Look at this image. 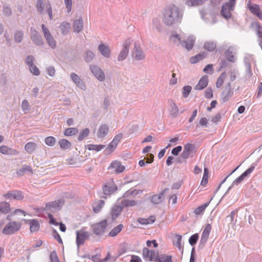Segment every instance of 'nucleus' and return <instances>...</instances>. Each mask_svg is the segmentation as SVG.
<instances>
[{
  "label": "nucleus",
  "instance_id": "c756f323",
  "mask_svg": "<svg viewBox=\"0 0 262 262\" xmlns=\"http://www.w3.org/2000/svg\"><path fill=\"white\" fill-rule=\"evenodd\" d=\"M211 230V225L210 224H207L205 227L201 236V241L203 242H206L208 239L210 231Z\"/></svg>",
  "mask_w": 262,
  "mask_h": 262
},
{
  "label": "nucleus",
  "instance_id": "c03bdc74",
  "mask_svg": "<svg viewBox=\"0 0 262 262\" xmlns=\"http://www.w3.org/2000/svg\"><path fill=\"white\" fill-rule=\"evenodd\" d=\"M244 63L246 69V72L248 74L249 77L252 76L253 73L251 70V64L250 59L248 57H245Z\"/></svg>",
  "mask_w": 262,
  "mask_h": 262
},
{
  "label": "nucleus",
  "instance_id": "69168bd1",
  "mask_svg": "<svg viewBox=\"0 0 262 262\" xmlns=\"http://www.w3.org/2000/svg\"><path fill=\"white\" fill-rule=\"evenodd\" d=\"M45 142L47 145L52 146L55 144L56 139L54 137L49 136L45 139Z\"/></svg>",
  "mask_w": 262,
  "mask_h": 262
},
{
  "label": "nucleus",
  "instance_id": "4d7b16f0",
  "mask_svg": "<svg viewBox=\"0 0 262 262\" xmlns=\"http://www.w3.org/2000/svg\"><path fill=\"white\" fill-rule=\"evenodd\" d=\"M36 7L38 12L40 14H42L44 11L43 0H37L36 4Z\"/></svg>",
  "mask_w": 262,
  "mask_h": 262
},
{
  "label": "nucleus",
  "instance_id": "cd10ccee",
  "mask_svg": "<svg viewBox=\"0 0 262 262\" xmlns=\"http://www.w3.org/2000/svg\"><path fill=\"white\" fill-rule=\"evenodd\" d=\"M26 223L30 225V230L31 232H36L39 231L40 225L38 221L30 220L27 221Z\"/></svg>",
  "mask_w": 262,
  "mask_h": 262
},
{
  "label": "nucleus",
  "instance_id": "6e6552de",
  "mask_svg": "<svg viewBox=\"0 0 262 262\" xmlns=\"http://www.w3.org/2000/svg\"><path fill=\"white\" fill-rule=\"evenodd\" d=\"M234 7L235 5L232 3H230L229 1L228 2L224 3L222 5L221 11V14L222 16L226 19H229L230 18L232 15L231 11L234 10Z\"/></svg>",
  "mask_w": 262,
  "mask_h": 262
},
{
  "label": "nucleus",
  "instance_id": "e433bc0d",
  "mask_svg": "<svg viewBox=\"0 0 262 262\" xmlns=\"http://www.w3.org/2000/svg\"><path fill=\"white\" fill-rule=\"evenodd\" d=\"M207 0H187L185 5L188 7H195L201 5Z\"/></svg>",
  "mask_w": 262,
  "mask_h": 262
},
{
  "label": "nucleus",
  "instance_id": "aec40b11",
  "mask_svg": "<svg viewBox=\"0 0 262 262\" xmlns=\"http://www.w3.org/2000/svg\"><path fill=\"white\" fill-rule=\"evenodd\" d=\"M31 39L33 42L37 46H41L43 45V42L41 35L34 28H31Z\"/></svg>",
  "mask_w": 262,
  "mask_h": 262
},
{
  "label": "nucleus",
  "instance_id": "473e14b6",
  "mask_svg": "<svg viewBox=\"0 0 262 262\" xmlns=\"http://www.w3.org/2000/svg\"><path fill=\"white\" fill-rule=\"evenodd\" d=\"M207 55L205 52L200 53L195 56H193L190 58V62L192 64L196 63L202 60Z\"/></svg>",
  "mask_w": 262,
  "mask_h": 262
},
{
  "label": "nucleus",
  "instance_id": "e2e57ef3",
  "mask_svg": "<svg viewBox=\"0 0 262 262\" xmlns=\"http://www.w3.org/2000/svg\"><path fill=\"white\" fill-rule=\"evenodd\" d=\"M45 6L46 8L47 13L49 15L50 19L51 20L53 18V14H52V6H51L49 1H48V2L46 3Z\"/></svg>",
  "mask_w": 262,
  "mask_h": 262
},
{
  "label": "nucleus",
  "instance_id": "37998d69",
  "mask_svg": "<svg viewBox=\"0 0 262 262\" xmlns=\"http://www.w3.org/2000/svg\"><path fill=\"white\" fill-rule=\"evenodd\" d=\"M104 205V201L99 200L98 202L93 204L92 205L93 211L95 213H97L101 211V208Z\"/></svg>",
  "mask_w": 262,
  "mask_h": 262
},
{
  "label": "nucleus",
  "instance_id": "338daca9",
  "mask_svg": "<svg viewBox=\"0 0 262 262\" xmlns=\"http://www.w3.org/2000/svg\"><path fill=\"white\" fill-rule=\"evenodd\" d=\"M29 69L31 73L35 76H38L40 74V71L38 68L34 64L30 66Z\"/></svg>",
  "mask_w": 262,
  "mask_h": 262
},
{
  "label": "nucleus",
  "instance_id": "f704fd0d",
  "mask_svg": "<svg viewBox=\"0 0 262 262\" xmlns=\"http://www.w3.org/2000/svg\"><path fill=\"white\" fill-rule=\"evenodd\" d=\"M179 112V108L177 104L173 102H172L171 104H170V110H169V115L173 118H175L177 117L178 116V113Z\"/></svg>",
  "mask_w": 262,
  "mask_h": 262
},
{
  "label": "nucleus",
  "instance_id": "5701e85b",
  "mask_svg": "<svg viewBox=\"0 0 262 262\" xmlns=\"http://www.w3.org/2000/svg\"><path fill=\"white\" fill-rule=\"evenodd\" d=\"M195 40V39L194 36H190L188 37L187 40L180 41V44L188 51H190L192 49L194 46Z\"/></svg>",
  "mask_w": 262,
  "mask_h": 262
},
{
  "label": "nucleus",
  "instance_id": "864d4df0",
  "mask_svg": "<svg viewBox=\"0 0 262 262\" xmlns=\"http://www.w3.org/2000/svg\"><path fill=\"white\" fill-rule=\"evenodd\" d=\"M95 54H94V53L90 50H88L85 52V54L84 56V59L85 62L89 63L93 60Z\"/></svg>",
  "mask_w": 262,
  "mask_h": 262
},
{
  "label": "nucleus",
  "instance_id": "58836bf2",
  "mask_svg": "<svg viewBox=\"0 0 262 262\" xmlns=\"http://www.w3.org/2000/svg\"><path fill=\"white\" fill-rule=\"evenodd\" d=\"M11 208L9 203L6 202H0V212L1 213H9Z\"/></svg>",
  "mask_w": 262,
  "mask_h": 262
},
{
  "label": "nucleus",
  "instance_id": "bb28decb",
  "mask_svg": "<svg viewBox=\"0 0 262 262\" xmlns=\"http://www.w3.org/2000/svg\"><path fill=\"white\" fill-rule=\"evenodd\" d=\"M98 49L101 55L104 57L106 58H109L110 57L111 50L108 46L103 43H100L98 47Z\"/></svg>",
  "mask_w": 262,
  "mask_h": 262
},
{
  "label": "nucleus",
  "instance_id": "393cba45",
  "mask_svg": "<svg viewBox=\"0 0 262 262\" xmlns=\"http://www.w3.org/2000/svg\"><path fill=\"white\" fill-rule=\"evenodd\" d=\"M169 190L168 188L163 189L159 194H155L151 197V201L152 203L158 204L164 199L163 195Z\"/></svg>",
  "mask_w": 262,
  "mask_h": 262
},
{
  "label": "nucleus",
  "instance_id": "c9c22d12",
  "mask_svg": "<svg viewBox=\"0 0 262 262\" xmlns=\"http://www.w3.org/2000/svg\"><path fill=\"white\" fill-rule=\"evenodd\" d=\"M156 220V217L154 215H150L147 219L139 218L138 222L142 225H148L153 223Z\"/></svg>",
  "mask_w": 262,
  "mask_h": 262
},
{
  "label": "nucleus",
  "instance_id": "f257e3e1",
  "mask_svg": "<svg viewBox=\"0 0 262 262\" xmlns=\"http://www.w3.org/2000/svg\"><path fill=\"white\" fill-rule=\"evenodd\" d=\"M182 13L175 5H171L165 7L163 14V23L166 26H171L182 18Z\"/></svg>",
  "mask_w": 262,
  "mask_h": 262
},
{
  "label": "nucleus",
  "instance_id": "423d86ee",
  "mask_svg": "<svg viewBox=\"0 0 262 262\" xmlns=\"http://www.w3.org/2000/svg\"><path fill=\"white\" fill-rule=\"evenodd\" d=\"M107 222L106 220L102 221L99 223L92 225L91 228L93 232L96 235L101 236L103 235L106 229Z\"/></svg>",
  "mask_w": 262,
  "mask_h": 262
},
{
  "label": "nucleus",
  "instance_id": "a211bd4d",
  "mask_svg": "<svg viewBox=\"0 0 262 262\" xmlns=\"http://www.w3.org/2000/svg\"><path fill=\"white\" fill-rule=\"evenodd\" d=\"M130 42L129 40H125L123 43V48L118 56L119 61L124 60L128 55Z\"/></svg>",
  "mask_w": 262,
  "mask_h": 262
},
{
  "label": "nucleus",
  "instance_id": "ea45409f",
  "mask_svg": "<svg viewBox=\"0 0 262 262\" xmlns=\"http://www.w3.org/2000/svg\"><path fill=\"white\" fill-rule=\"evenodd\" d=\"M27 172L33 173V170L30 166L29 165H23L20 169H18L16 173L19 176H22Z\"/></svg>",
  "mask_w": 262,
  "mask_h": 262
},
{
  "label": "nucleus",
  "instance_id": "0eeeda50",
  "mask_svg": "<svg viewBox=\"0 0 262 262\" xmlns=\"http://www.w3.org/2000/svg\"><path fill=\"white\" fill-rule=\"evenodd\" d=\"M21 226L20 222H11L7 224L3 229V233L5 234H12L18 231Z\"/></svg>",
  "mask_w": 262,
  "mask_h": 262
},
{
  "label": "nucleus",
  "instance_id": "4be33fe9",
  "mask_svg": "<svg viewBox=\"0 0 262 262\" xmlns=\"http://www.w3.org/2000/svg\"><path fill=\"white\" fill-rule=\"evenodd\" d=\"M133 54L135 55V59L137 60H142L145 58V55L140 46L137 43H135L134 45Z\"/></svg>",
  "mask_w": 262,
  "mask_h": 262
},
{
  "label": "nucleus",
  "instance_id": "ddd939ff",
  "mask_svg": "<svg viewBox=\"0 0 262 262\" xmlns=\"http://www.w3.org/2000/svg\"><path fill=\"white\" fill-rule=\"evenodd\" d=\"M90 233L84 228L76 232V244L78 246L82 245L84 241L89 238Z\"/></svg>",
  "mask_w": 262,
  "mask_h": 262
},
{
  "label": "nucleus",
  "instance_id": "4468645a",
  "mask_svg": "<svg viewBox=\"0 0 262 262\" xmlns=\"http://www.w3.org/2000/svg\"><path fill=\"white\" fill-rule=\"evenodd\" d=\"M236 47L234 46H230L225 51L224 54L226 60L230 62L235 63L236 58L235 57Z\"/></svg>",
  "mask_w": 262,
  "mask_h": 262
},
{
  "label": "nucleus",
  "instance_id": "f8f14e48",
  "mask_svg": "<svg viewBox=\"0 0 262 262\" xmlns=\"http://www.w3.org/2000/svg\"><path fill=\"white\" fill-rule=\"evenodd\" d=\"M122 137V134L121 133L118 134L115 136L113 140L105 148V154H108L115 150L119 142L120 141Z\"/></svg>",
  "mask_w": 262,
  "mask_h": 262
},
{
  "label": "nucleus",
  "instance_id": "680f3d73",
  "mask_svg": "<svg viewBox=\"0 0 262 262\" xmlns=\"http://www.w3.org/2000/svg\"><path fill=\"white\" fill-rule=\"evenodd\" d=\"M21 108L23 111L26 113L30 110V105L28 100L24 99L21 102Z\"/></svg>",
  "mask_w": 262,
  "mask_h": 262
},
{
  "label": "nucleus",
  "instance_id": "a18cd8bd",
  "mask_svg": "<svg viewBox=\"0 0 262 262\" xmlns=\"http://www.w3.org/2000/svg\"><path fill=\"white\" fill-rule=\"evenodd\" d=\"M139 192V190L136 189L130 188L124 192L123 195V198H128L132 196L137 195Z\"/></svg>",
  "mask_w": 262,
  "mask_h": 262
},
{
  "label": "nucleus",
  "instance_id": "0e129e2a",
  "mask_svg": "<svg viewBox=\"0 0 262 262\" xmlns=\"http://www.w3.org/2000/svg\"><path fill=\"white\" fill-rule=\"evenodd\" d=\"M48 45L52 48L54 49L56 47V42L52 36L49 37V38L46 39Z\"/></svg>",
  "mask_w": 262,
  "mask_h": 262
},
{
  "label": "nucleus",
  "instance_id": "f03ea898",
  "mask_svg": "<svg viewBox=\"0 0 262 262\" xmlns=\"http://www.w3.org/2000/svg\"><path fill=\"white\" fill-rule=\"evenodd\" d=\"M126 198L117 200L116 204L112 208L111 213H121L123 209L128 207L135 206L140 204L141 202L134 200H128Z\"/></svg>",
  "mask_w": 262,
  "mask_h": 262
},
{
  "label": "nucleus",
  "instance_id": "774afa93",
  "mask_svg": "<svg viewBox=\"0 0 262 262\" xmlns=\"http://www.w3.org/2000/svg\"><path fill=\"white\" fill-rule=\"evenodd\" d=\"M199 239V235L197 234H194L191 236L189 239V243L191 246L194 245Z\"/></svg>",
  "mask_w": 262,
  "mask_h": 262
},
{
  "label": "nucleus",
  "instance_id": "6e6d98bb",
  "mask_svg": "<svg viewBox=\"0 0 262 262\" xmlns=\"http://www.w3.org/2000/svg\"><path fill=\"white\" fill-rule=\"evenodd\" d=\"M226 76V73L224 72H223L220 76V77L218 78L217 81L216 82V86L217 88H220L223 85L224 79L225 78Z\"/></svg>",
  "mask_w": 262,
  "mask_h": 262
},
{
  "label": "nucleus",
  "instance_id": "8fccbe9b",
  "mask_svg": "<svg viewBox=\"0 0 262 262\" xmlns=\"http://www.w3.org/2000/svg\"><path fill=\"white\" fill-rule=\"evenodd\" d=\"M105 145H104L88 144L86 145V148L89 150L99 151L103 149Z\"/></svg>",
  "mask_w": 262,
  "mask_h": 262
},
{
  "label": "nucleus",
  "instance_id": "412c9836",
  "mask_svg": "<svg viewBox=\"0 0 262 262\" xmlns=\"http://www.w3.org/2000/svg\"><path fill=\"white\" fill-rule=\"evenodd\" d=\"M233 95V90L231 89L230 82H228L221 94V98L223 102H225L227 101Z\"/></svg>",
  "mask_w": 262,
  "mask_h": 262
},
{
  "label": "nucleus",
  "instance_id": "2eb2a0df",
  "mask_svg": "<svg viewBox=\"0 0 262 262\" xmlns=\"http://www.w3.org/2000/svg\"><path fill=\"white\" fill-rule=\"evenodd\" d=\"M247 7L252 14L262 20V11H261L258 5L251 3L250 1H249L247 3Z\"/></svg>",
  "mask_w": 262,
  "mask_h": 262
},
{
  "label": "nucleus",
  "instance_id": "c85d7f7f",
  "mask_svg": "<svg viewBox=\"0 0 262 262\" xmlns=\"http://www.w3.org/2000/svg\"><path fill=\"white\" fill-rule=\"evenodd\" d=\"M109 130L108 126L106 124H102L99 127L97 132V137L99 138H103L108 134Z\"/></svg>",
  "mask_w": 262,
  "mask_h": 262
},
{
  "label": "nucleus",
  "instance_id": "603ef678",
  "mask_svg": "<svg viewBox=\"0 0 262 262\" xmlns=\"http://www.w3.org/2000/svg\"><path fill=\"white\" fill-rule=\"evenodd\" d=\"M24 36V32L21 30H17L14 33V40L16 43H20L22 41Z\"/></svg>",
  "mask_w": 262,
  "mask_h": 262
},
{
  "label": "nucleus",
  "instance_id": "3c124183",
  "mask_svg": "<svg viewBox=\"0 0 262 262\" xmlns=\"http://www.w3.org/2000/svg\"><path fill=\"white\" fill-rule=\"evenodd\" d=\"M171 256L164 254L158 255L156 262H171Z\"/></svg>",
  "mask_w": 262,
  "mask_h": 262
},
{
  "label": "nucleus",
  "instance_id": "09e8293b",
  "mask_svg": "<svg viewBox=\"0 0 262 262\" xmlns=\"http://www.w3.org/2000/svg\"><path fill=\"white\" fill-rule=\"evenodd\" d=\"M90 132V129L88 128H85L83 129H82L79 134L78 140L79 141H82L84 138L89 136Z\"/></svg>",
  "mask_w": 262,
  "mask_h": 262
},
{
  "label": "nucleus",
  "instance_id": "de8ad7c7",
  "mask_svg": "<svg viewBox=\"0 0 262 262\" xmlns=\"http://www.w3.org/2000/svg\"><path fill=\"white\" fill-rule=\"evenodd\" d=\"M36 144L33 142H30L27 143L25 146V150L29 154L34 151L36 149Z\"/></svg>",
  "mask_w": 262,
  "mask_h": 262
},
{
  "label": "nucleus",
  "instance_id": "bf43d9fd",
  "mask_svg": "<svg viewBox=\"0 0 262 262\" xmlns=\"http://www.w3.org/2000/svg\"><path fill=\"white\" fill-rule=\"evenodd\" d=\"M210 202L205 203L203 205L196 207L193 211V213H202L205 211V209L208 207Z\"/></svg>",
  "mask_w": 262,
  "mask_h": 262
},
{
  "label": "nucleus",
  "instance_id": "5fc2aeb1",
  "mask_svg": "<svg viewBox=\"0 0 262 262\" xmlns=\"http://www.w3.org/2000/svg\"><path fill=\"white\" fill-rule=\"evenodd\" d=\"M208 175L209 170L207 168L205 167L204 169L203 177L201 182V185L202 186H205L207 184L208 182Z\"/></svg>",
  "mask_w": 262,
  "mask_h": 262
},
{
  "label": "nucleus",
  "instance_id": "a878e982",
  "mask_svg": "<svg viewBox=\"0 0 262 262\" xmlns=\"http://www.w3.org/2000/svg\"><path fill=\"white\" fill-rule=\"evenodd\" d=\"M208 83V76H203L200 78L198 84L194 86V89L196 90H202L207 86Z\"/></svg>",
  "mask_w": 262,
  "mask_h": 262
},
{
  "label": "nucleus",
  "instance_id": "79ce46f5",
  "mask_svg": "<svg viewBox=\"0 0 262 262\" xmlns=\"http://www.w3.org/2000/svg\"><path fill=\"white\" fill-rule=\"evenodd\" d=\"M58 143L60 145V147L64 150L70 149L72 146L71 142L66 139L59 140Z\"/></svg>",
  "mask_w": 262,
  "mask_h": 262
},
{
  "label": "nucleus",
  "instance_id": "7ed1b4c3",
  "mask_svg": "<svg viewBox=\"0 0 262 262\" xmlns=\"http://www.w3.org/2000/svg\"><path fill=\"white\" fill-rule=\"evenodd\" d=\"M64 204V200L63 199H60L46 203L45 207L34 208V210L39 213L45 211H50L52 212L59 211L61 209Z\"/></svg>",
  "mask_w": 262,
  "mask_h": 262
},
{
  "label": "nucleus",
  "instance_id": "49530a36",
  "mask_svg": "<svg viewBox=\"0 0 262 262\" xmlns=\"http://www.w3.org/2000/svg\"><path fill=\"white\" fill-rule=\"evenodd\" d=\"M78 133V129L76 127H70L64 130L63 134L65 136H71L75 135Z\"/></svg>",
  "mask_w": 262,
  "mask_h": 262
},
{
  "label": "nucleus",
  "instance_id": "6ab92c4d",
  "mask_svg": "<svg viewBox=\"0 0 262 262\" xmlns=\"http://www.w3.org/2000/svg\"><path fill=\"white\" fill-rule=\"evenodd\" d=\"M111 170L112 173H120L125 169V167L122 165L121 163L118 161H113L108 168Z\"/></svg>",
  "mask_w": 262,
  "mask_h": 262
},
{
  "label": "nucleus",
  "instance_id": "9b49d317",
  "mask_svg": "<svg viewBox=\"0 0 262 262\" xmlns=\"http://www.w3.org/2000/svg\"><path fill=\"white\" fill-rule=\"evenodd\" d=\"M250 27L254 29L256 35L258 38V45L262 50V26L257 20H254L251 22Z\"/></svg>",
  "mask_w": 262,
  "mask_h": 262
},
{
  "label": "nucleus",
  "instance_id": "13d9d810",
  "mask_svg": "<svg viewBox=\"0 0 262 262\" xmlns=\"http://www.w3.org/2000/svg\"><path fill=\"white\" fill-rule=\"evenodd\" d=\"M192 90L190 85H185L182 88V96L184 98H187Z\"/></svg>",
  "mask_w": 262,
  "mask_h": 262
},
{
  "label": "nucleus",
  "instance_id": "9d476101",
  "mask_svg": "<svg viewBox=\"0 0 262 262\" xmlns=\"http://www.w3.org/2000/svg\"><path fill=\"white\" fill-rule=\"evenodd\" d=\"M195 152V145L188 143L184 145L183 151L181 154V157L183 159H187L189 157H192L193 154Z\"/></svg>",
  "mask_w": 262,
  "mask_h": 262
},
{
  "label": "nucleus",
  "instance_id": "39448f33",
  "mask_svg": "<svg viewBox=\"0 0 262 262\" xmlns=\"http://www.w3.org/2000/svg\"><path fill=\"white\" fill-rule=\"evenodd\" d=\"M118 187L113 179L106 181L103 184L102 190L104 195H110L117 190Z\"/></svg>",
  "mask_w": 262,
  "mask_h": 262
},
{
  "label": "nucleus",
  "instance_id": "72a5a7b5",
  "mask_svg": "<svg viewBox=\"0 0 262 262\" xmlns=\"http://www.w3.org/2000/svg\"><path fill=\"white\" fill-rule=\"evenodd\" d=\"M216 48V42L215 41H208L204 42V49L208 51H213Z\"/></svg>",
  "mask_w": 262,
  "mask_h": 262
},
{
  "label": "nucleus",
  "instance_id": "7c9ffc66",
  "mask_svg": "<svg viewBox=\"0 0 262 262\" xmlns=\"http://www.w3.org/2000/svg\"><path fill=\"white\" fill-rule=\"evenodd\" d=\"M0 152L4 155H17V150L9 148L5 145L0 146Z\"/></svg>",
  "mask_w": 262,
  "mask_h": 262
},
{
  "label": "nucleus",
  "instance_id": "a19ab883",
  "mask_svg": "<svg viewBox=\"0 0 262 262\" xmlns=\"http://www.w3.org/2000/svg\"><path fill=\"white\" fill-rule=\"evenodd\" d=\"M59 28L61 31L62 34L64 35H66L69 32L70 24L69 23L66 21L62 22L60 24Z\"/></svg>",
  "mask_w": 262,
  "mask_h": 262
},
{
  "label": "nucleus",
  "instance_id": "4c0bfd02",
  "mask_svg": "<svg viewBox=\"0 0 262 262\" xmlns=\"http://www.w3.org/2000/svg\"><path fill=\"white\" fill-rule=\"evenodd\" d=\"M123 226L122 224H119L117 226L113 228L108 233V235L110 237H115L120 233L123 229Z\"/></svg>",
  "mask_w": 262,
  "mask_h": 262
},
{
  "label": "nucleus",
  "instance_id": "1a4fd4ad",
  "mask_svg": "<svg viewBox=\"0 0 262 262\" xmlns=\"http://www.w3.org/2000/svg\"><path fill=\"white\" fill-rule=\"evenodd\" d=\"M159 255V252L154 250H149L147 248L142 249V256L146 260L156 261Z\"/></svg>",
  "mask_w": 262,
  "mask_h": 262
},
{
  "label": "nucleus",
  "instance_id": "dca6fc26",
  "mask_svg": "<svg viewBox=\"0 0 262 262\" xmlns=\"http://www.w3.org/2000/svg\"><path fill=\"white\" fill-rule=\"evenodd\" d=\"M3 196L5 198L9 200H21L24 199L22 192L19 190L10 191L4 194Z\"/></svg>",
  "mask_w": 262,
  "mask_h": 262
},
{
  "label": "nucleus",
  "instance_id": "b1692460",
  "mask_svg": "<svg viewBox=\"0 0 262 262\" xmlns=\"http://www.w3.org/2000/svg\"><path fill=\"white\" fill-rule=\"evenodd\" d=\"M70 77L78 88L83 90L85 89V85L82 80L80 79V77L77 74L75 73H71Z\"/></svg>",
  "mask_w": 262,
  "mask_h": 262
},
{
  "label": "nucleus",
  "instance_id": "20e7f679",
  "mask_svg": "<svg viewBox=\"0 0 262 262\" xmlns=\"http://www.w3.org/2000/svg\"><path fill=\"white\" fill-rule=\"evenodd\" d=\"M257 165V162H255L252 164L251 166L247 169L245 171H244L240 176L235 179L234 181L232 182L231 185L228 188L227 191L226 192V194L234 186H238L245 179V178L248 177L250 176V174L253 171L255 167Z\"/></svg>",
  "mask_w": 262,
  "mask_h": 262
},
{
  "label": "nucleus",
  "instance_id": "2f4dec72",
  "mask_svg": "<svg viewBox=\"0 0 262 262\" xmlns=\"http://www.w3.org/2000/svg\"><path fill=\"white\" fill-rule=\"evenodd\" d=\"M83 29V20L81 17L73 22V31L77 33Z\"/></svg>",
  "mask_w": 262,
  "mask_h": 262
},
{
  "label": "nucleus",
  "instance_id": "052dcab7",
  "mask_svg": "<svg viewBox=\"0 0 262 262\" xmlns=\"http://www.w3.org/2000/svg\"><path fill=\"white\" fill-rule=\"evenodd\" d=\"M182 236L181 235L175 234H174V244L176 246L180 249L181 248V241Z\"/></svg>",
  "mask_w": 262,
  "mask_h": 262
},
{
  "label": "nucleus",
  "instance_id": "f3484780",
  "mask_svg": "<svg viewBox=\"0 0 262 262\" xmlns=\"http://www.w3.org/2000/svg\"><path fill=\"white\" fill-rule=\"evenodd\" d=\"M90 69L98 80L102 81L105 79V74L99 67L95 65H90Z\"/></svg>",
  "mask_w": 262,
  "mask_h": 262
}]
</instances>
